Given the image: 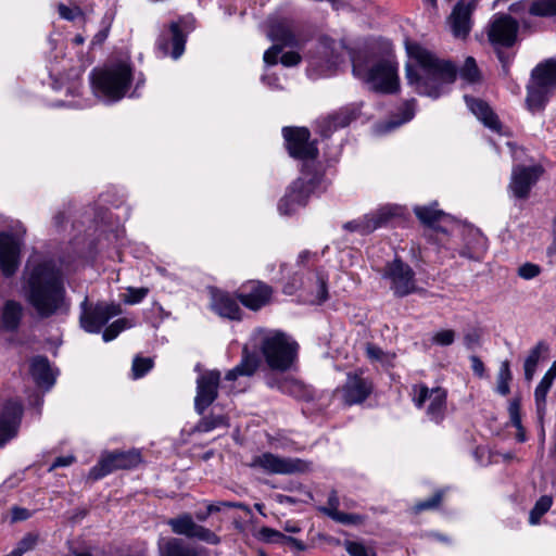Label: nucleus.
<instances>
[{"label":"nucleus","mask_w":556,"mask_h":556,"mask_svg":"<svg viewBox=\"0 0 556 556\" xmlns=\"http://www.w3.org/2000/svg\"><path fill=\"white\" fill-rule=\"evenodd\" d=\"M30 514L26 508L14 507L12 509V518L15 521L26 520Z\"/></svg>","instance_id":"338daca9"},{"label":"nucleus","mask_w":556,"mask_h":556,"mask_svg":"<svg viewBox=\"0 0 556 556\" xmlns=\"http://www.w3.org/2000/svg\"><path fill=\"white\" fill-rule=\"evenodd\" d=\"M212 306L213 309L222 317H227L233 320L241 319L242 311L237 303V300L231 298L228 293H214L212 298Z\"/></svg>","instance_id":"bb28decb"},{"label":"nucleus","mask_w":556,"mask_h":556,"mask_svg":"<svg viewBox=\"0 0 556 556\" xmlns=\"http://www.w3.org/2000/svg\"><path fill=\"white\" fill-rule=\"evenodd\" d=\"M279 545L283 546V547H289L290 549L296 551V552H303L306 549V544L303 541L298 540L292 536H288L286 534L282 535V539H281V542Z\"/></svg>","instance_id":"6e6d98bb"},{"label":"nucleus","mask_w":556,"mask_h":556,"mask_svg":"<svg viewBox=\"0 0 556 556\" xmlns=\"http://www.w3.org/2000/svg\"><path fill=\"white\" fill-rule=\"evenodd\" d=\"M460 76L469 83H476L479 80L480 73L476 60L472 56H468L465 60V64L460 70Z\"/></svg>","instance_id":"c03bdc74"},{"label":"nucleus","mask_w":556,"mask_h":556,"mask_svg":"<svg viewBox=\"0 0 556 556\" xmlns=\"http://www.w3.org/2000/svg\"><path fill=\"white\" fill-rule=\"evenodd\" d=\"M220 372L218 370L206 371L197 379L194 409L199 415H203L204 410L217 399Z\"/></svg>","instance_id":"4468645a"},{"label":"nucleus","mask_w":556,"mask_h":556,"mask_svg":"<svg viewBox=\"0 0 556 556\" xmlns=\"http://www.w3.org/2000/svg\"><path fill=\"white\" fill-rule=\"evenodd\" d=\"M456 332L452 329H442L434 332L431 337V343L439 346H448L454 343Z\"/></svg>","instance_id":"49530a36"},{"label":"nucleus","mask_w":556,"mask_h":556,"mask_svg":"<svg viewBox=\"0 0 556 556\" xmlns=\"http://www.w3.org/2000/svg\"><path fill=\"white\" fill-rule=\"evenodd\" d=\"M159 548L162 556H198L192 547L177 538L160 540Z\"/></svg>","instance_id":"c756f323"},{"label":"nucleus","mask_w":556,"mask_h":556,"mask_svg":"<svg viewBox=\"0 0 556 556\" xmlns=\"http://www.w3.org/2000/svg\"><path fill=\"white\" fill-rule=\"evenodd\" d=\"M529 13L534 16L556 15V0H535L530 5Z\"/></svg>","instance_id":"58836bf2"},{"label":"nucleus","mask_w":556,"mask_h":556,"mask_svg":"<svg viewBox=\"0 0 556 556\" xmlns=\"http://www.w3.org/2000/svg\"><path fill=\"white\" fill-rule=\"evenodd\" d=\"M351 59L353 75L368 84L372 91L391 94L400 90L397 63L393 60H380L366 71L353 54H351Z\"/></svg>","instance_id":"20e7f679"},{"label":"nucleus","mask_w":556,"mask_h":556,"mask_svg":"<svg viewBox=\"0 0 556 556\" xmlns=\"http://www.w3.org/2000/svg\"><path fill=\"white\" fill-rule=\"evenodd\" d=\"M443 497V493L441 491L435 492L430 498L425 500L416 504L415 509L417 511L433 509L437 508Z\"/></svg>","instance_id":"3c124183"},{"label":"nucleus","mask_w":556,"mask_h":556,"mask_svg":"<svg viewBox=\"0 0 556 556\" xmlns=\"http://www.w3.org/2000/svg\"><path fill=\"white\" fill-rule=\"evenodd\" d=\"M414 213L425 226L435 231L445 232L443 227L437 225L442 219L448 218V215L443 211L433 208L432 206H415Z\"/></svg>","instance_id":"2f4dec72"},{"label":"nucleus","mask_w":556,"mask_h":556,"mask_svg":"<svg viewBox=\"0 0 556 556\" xmlns=\"http://www.w3.org/2000/svg\"><path fill=\"white\" fill-rule=\"evenodd\" d=\"M153 367V361L150 357H135L132 361V376L138 379L143 377Z\"/></svg>","instance_id":"a18cd8bd"},{"label":"nucleus","mask_w":556,"mask_h":556,"mask_svg":"<svg viewBox=\"0 0 556 556\" xmlns=\"http://www.w3.org/2000/svg\"><path fill=\"white\" fill-rule=\"evenodd\" d=\"M496 55L502 64L504 75H508L511 56L508 53L502 51L501 49H496Z\"/></svg>","instance_id":"680f3d73"},{"label":"nucleus","mask_w":556,"mask_h":556,"mask_svg":"<svg viewBox=\"0 0 556 556\" xmlns=\"http://www.w3.org/2000/svg\"><path fill=\"white\" fill-rule=\"evenodd\" d=\"M553 500L548 495L541 496L534 504L529 514V522L531 525L539 523L541 517L546 514L552 507Z\"/></svg>","instance_id":"4c0bfd02"},{"label":"nucleus","mask_w":556,"mask_h":556,"mask_svg":"<svg viewBox=\"0 0 556 556\" xmlns=\"http://www.w3.org/2000/svg\"><path fill=\"white\" fill-rule=\"evenodd\" d=\"M510 420L514 427H516L518 430H522L521 425V416H520V403L518 400H514L510 402L508 407Z\"/></svg>","instance_id":"864d4df0"},{"label":"nucleus","mask_w":556,"mask_h":556,"mask_svg":"<svg viewBox=\"0 0 556 556\" xmlns=\"http://www.w3.org/2000/svg\"><path fill=\"white\" fill-rule=\"evenodd\" d=\"M30 375L38 387L49 390L55 382L49 359L46 356H35L29 365Z\"/></svg>","instance_id":"b1692460"},{"label":"nucleus","mask_w":556,"mask_h":556,"mask_svg":"<svg viewBox=\"0 0 556 556\" xmlns=\"http://www.w3.org/2000/svg\"><path fill=\"white\" fill-rule=\"evenodd\" d=\"M413 390L415 393L413 399L415 406L421 408L428 400L429 405L426 414L431 421L440 424L444 419L446 412V390L441 387L429 389L425 384L414 386Z\"/></svg>","instance_id":"1a4fd4ad"},{"label":"nucleus","mask_w":556,"mask_h":556,"mask_svg":"<svg viewBox=\"0 0 556 556\" xmlns=\"http://www.w3.org/2000/svg\"><path fill=\"white\" fill-rule=\"evenodd\" d=\"M366 355L372 361H380L383 356V351L377 345L368 343L366 345Z\"/></svg>","instance_id":"e2e57ef3"},{"label":"nucleus","mask_w":556,"mask_h":556,"mask_svg":"<svg viewBox=\"0 0 556 556\" xmlns=\"http://www.w3.org/2000/svg\"><path fill=\"white\" fill-rule=\"evenodd\" d=\"M548 351L547 344L544 342H539L529 353L525 361V378L527 381L532 380L538 363L540 361L541 354Z\"/></svg>","instance_id":"f704fd0d"},{"label":"nucleus","mask_w":556,"mask_h":556,"mask_svg":"<svg viewBox=\"0 0 556 556\" xmlns=\"http://www.w3.org/2000/svg\"><path fill=\"white\" fill-rule=\"evenodd\" d=\"M547 89L540 88L533 84V86L527 87L526 103L528 109L532 112L541 110L545 103V92Z\"/></svg>","instance_id":"c9c22d12"},{"label":"nucleus","mask_w":556,"mask_h":556,"mask_svg":"<svg viewBox=\"0 0 556 556\" xmlns=\"http://www.w3.org/2000/svg\"><path fill=\"white\" fill-rule=\"evenodd\" d=\"M317 303H323L328 299V289L326 280L321 277H317Z\"/></svg>","instance_id":"bf43d9fd"},{"label":"nucleus","mask_w":556,"mask_h":556,"mask_svg":"<svg viewBox=\"0 0 556 556\" xmlns=\"http://www.w3.org/2000/svg\"><path fill=\"white\" fill-rule=\"evenodd\" d=\"M479 342V334L476 331L468 332L464 336V343L468 349H472Z\"/></svg>","instance_id":"774afa93"},{"label":"nucleus","mask_w":556,"mask_h":556,"mask_svg":"<svg viewBox=\"0 0 556 556\" xmlns=\"http://www.w3.org/2000/svg\"><path fill=\"white\" fill-rule=\"evenodd\" d=\"M315 184L313 179L299 178L289 187L287 194L280 200L278 210L283 215H289L295 211L296 206H304L312 192Z\"/></svg>","instance_id":"f3484780"},{"label":"nucleus","mask_w":556,"mask_h":556,"mask_svg":"<svg viewBox=\"0 0 556 556\" xmlns=\"http://www.w3.org/2000/svg\"><path fill=\"white\" fill-rule=\"evenodd\" d=\"M167 525L172 528L174 533L179 535H185L190 539L195 538L212 545H217L220 542L219 536L213 531L195 523L190 514H181L176 518H170Z\"/></svg>","instance_id":"f8f14e48"},{"label":"nucleus","mask_w":556,"mask_h":556,"mask_svg":"<svg viewBox=\"0 0 556 556\" xmlns=\"http://www.w3.org/2000/svg\"><path fill=\"white\" fill-rule=\"evenodd\" d=\"M473 11L471 2L459 1L454 7L448 23L451 25L453 35L458 38H465L471 29L470 16Z\"/></svg>","instance_id":"5701e85b"},{"label":"nucleus","mask_w":556,"mask_h":556,"mask_svg":"<svg viewBox=\"0 0 556 556\" xmlns=\"http://www.w3.org/2000/svg\"><path fill=\"white\" fill-rule=\"evenodd\" d=\"M510 380H511V372H510V368H509V362L508 361H504L501 364V367H500V370H498V374H497L496 391L501 395H507L509 393V391H510V389H509Z\"/></svg>","instance_id":"a19ab883"},{"label":"nucleus","mask_w":556,"mask_h":556,"mask_svg":"<svg viewBox=\"0 0 556 556\" xmlns=\"http://www.w3.org/2000/svg\"><path fill=\"white\" fill-rule=\"evenodd\" d=\"M227 427V419L224 416L210 415L203 417L195 426V430L199 432H210L218 427Z\"/></svg>","instance_id":"79ce46f5"},{"label":"nucleus","mask_w":556,"mask_h":556,"mask_svg":"<svg viewBox=\"0 0 556 556\" xmlns=\"http://www.w3.org/2000/svg\"><path fill=\"white\" fill-rule=\"evenodd\" d=\"M23 315V307L15 301H8L2 309V327L7 331H15L18 328Z\"/></svg>","instance_id":"473e14b6"},{"label":"nucleus","mask_w":556,"mask_h":556,"mask_svg":"<svg viewBox=\"0 0 556 556\" xmlns=\"http://www.w3.org/2000/svg\"><path fill=\"white\" fill-rule=\"evenodd\" d=\"M541 273V267L533 263H525L518 268L519 277L523 279H533Z\"/></svg>","instance_id":"603ef678"},{"label":"nucleus","mask_w":556,"mask_h":556,"mask_svg":"<svg viewBox=\"0 0 556 556\" xmlns=\"http://www.w3.org/2000/svg\"><path fill=\"white\" fill-rule=\"evenodd\" d=\"M519 25L509 15L494 17L488 30L490 42L495 47H513L517 40Z\"/></svg>","instance_id":"2eb2a0df"},{"label":"nucleus","mask_w":556,"mask_h":556,"mask_svg":"<svg viewBox=\"0 0 556 556\" xmlns=\"http://www.w3.org/2000/svg\"><path fill=\"white\" fill-rule=\"evenodd\" d=\"M372 384L357 374H349L341 389L344 404L351 406L363 403L371 393Z\"/></svg>","instance_id":"412c9836"},{"label":"nucleus","mask_w":556,"mask_h":556,"mask_svg":"<svg viewBox=\"0 0 556 556\" xmlns=\"http://www.w3.org/2000/svg\"><path fill=\"white\" fill-rule=\"evenodd\" d=\"M551 387L552 384L541 380L534 391L536 415L540 421L543 420L546 413V396Z\"/></svg>","instance_id":"e433bc0d"},{"label":"nucleus","mask_w":556,"mask_h":556,"mask_svg":"<svg viewBox=\"0 0 556 556\" xmlns=\"http://www.w3.org/2000/svg\"><path fill=\"white\" fill-rule=\"evenodd\" d=\"M382 278L389 281L390 290L395 296L403 298L416 290L415 273L400 257L386 264Z\"/></svg>","instance_id":"6e6552de"},{"label":"nucleus","mask_w":556,"mask_h":556,"mask_svg":"<svg viewBox=\"0 0 556 556\" xmlns=\"http://www.w3.org/2000/svg\"><path fill=\"white\" fill-rule=\"evenodd\" d=\"M83 313L80 315L81 327L90 333H98L102 327L113 317L122 313L119 304L98 303L93 307L88 306V300L81 303Z\"/></svg>","instance_id":"9d476101"},{"label":"nucleus","mask_w":556,"mask_h":556,"mask_svg":"<svg viewBox=\"0 0 556 556\" xmlns=\"http://www.w3.org/2000/svg\"><path fill=\"white\" fill-rule=\"evenodd\" d=\"M406 51L415 64H406L405 76L417 93L437 99L444 86L455 81L457 68L452 62L439 59L418 43H406Z\"/></svg>","instance_id":"f257e3e1"},{"label":"nucleus","mask_w":556,"mask_h":556,"mask_svg":"<svg viewBox=\"0 0 556 556\" xmlns=\"http://www.w3.org/2000/svg\"><path fill=\"white\" fill-rule=\"evenodd\" d=\"M282 134L287 149L292 157L300 160H314L318 155V149L309 142V130L304 127H285Z\"/></svg>","instance_id":"9b49d317"},{"label":"nucleus","mask_w":556,"mask_h":556,"mask_svg":"<svg viewBox=\"0 0 556 556\" xmlns=\"http://www.w3.org/2000/svg\"><path fill=\"white\" fill-rule=\"evenodd\" d=\"M541 165H517L513 168L511 178L509 182V190L517 199H527L530 194L531 188L538 182L543 174Z\"/></svg>","instance_id":"ddd939ff"},{"label":"nucleus","mask_w":556,"mask_h":556,"mask_svg":"<svg viewBox=\"0 0 556 556\" xmlns=\"http://www.w3.org/2000/svg\"><path fill=\"white\" fill-rule=\"evenodd\" d=\"M251 468H260L269 475H294L311 470V463L301 458L282 457L270 452L256 455L249 463Z\"/></svg>","instance_id":"423d86ee"},{"label":"nucleus","mask_w":556,"mask_h":556,"mask_svg":"<svg viewBox=\"0 0 556 556\" xmlns=\"http://www.w3.org/2000/svg\"><path fill=\"white\" fill-rule=\"evenodd\" d=\"M531 80L540 88H556V58L538 64L531 73Z\"/></svg>","instance_id":"393cba45"},{"label":"nucleus","mask_w":556,"mask_h":556,"mask_svg":"<svg viewBox=\"0 0 556 556\" xmlns=\"http://www.w3.org/2000/svg\"><path fill=\"white\" fill-rule=\"evenodd\" d=\"M465 101L470 111L489 128L498 130L501 123L489 104L480 99L465 96Z\"/></svg>","instance_id":"cd10ccee"},{"label":"nucleus","mask_w":556,"mask_h":556,"mask_svg":"<svg viewBox=\"0 0 556 556\" xmlns=\"http://www.w3.org/2000/svg\"><path fill=\"white\" fill-rule=\"evenodd\" d=\"M23 414L22 405L9 401L0 410V447L17 434Z\"/></svg>","instance_id":"aec40b11"},{"label":"nucleus","mask_w":556,"mask_h":556,"mask_svg":"<svg viewBox=\"0 0 556 556\" xmlns=\"http://www.w3.org/2000/svg\"><path fill=\"white\" fill-rule=\"evenodd\" d=\"M268 36L273 41L279 42L281 47H295L298 45L291 26L285 21L273 23Z\"/></svg>","instance_id":"7c9ffc66"},{"label":"nucleus","mask_w":556,"mask_h":556,"mask_svg":"<svg viewBox=\"0 0 556 556\" xmlns=\"http://www.w3.org/2000/svg\"><path fill=\"white\" fill-rule=\"evenodd\" d=\"M330 518L342 525H358L363 521V517L361 515L342 513L340 510L333 513V516Z\"/></svg>","instance_id":"8fccbe9b"},{"label":"nucleus","mask_w":556,"mask_h":556,"mask_svg":"<svg viewBox=\"0 0 556 556\" xmlns=\"http://www.w3.org/2000/svg\"><path fill=\"white\" fill-rule=\"evenodd\" d=\"M21 242L9 232H0V268L4 276H12L18 268Z\"/></svg>","instance_id":"6ab92c4d"},{"label":"nucleus","mask_w":556,"mask_h":556,"mask_svg":"<svg viewBox=\"0 0 556 556\" xmlns=\"http://www.w3.org/2000/svg\"><path fill=\"white\" fill-rule=\"evenodd\" d=\"M344 546L351 556H376L371 548H367L362 543L345 541Z\"/></svg>","instance_id":"09e8293b"},{"label":"nucleus","mask_w":556,"mask_h":556,"mask_svg":"<svg viewBox=\"0 0 556 556\" xmlns=\"http://www.w3.org/2000/svg\"><path fill=\"white\" fill-rule=\"evenodd\" d=\"M283 533L268 527H262L258 530V540L269 544H280Z\"/></svg>","instance_id":"de8ad7c7"},{"label":"nucleus","mask_w":556,"mask_h":556,"mask_svg":"<svg viewBox=\"0 0 556 556\" xmlns=\"http://www.w3.org/2000/svg\"><path fill=\"white\" fill-rule=\"evenodd\" d=\"M301 61V55L298 52L289 51L281 55L280 62L285 66H294L298 65Z\"/></svg>","instance_id":"052dcab7"},{"label":"nucleus","mask_w":556,"mask_h":556,"mask_svg":"<svg viewBox=\"0 0 556 556\" xmlns=\"http://www.w3.org/2000/svg\"><path fill=\"white\" fill-rule=\"evenodd\" d=\"M357 116V112L351 108H342L319 123L320 134L329 137L338 128L346 127Z\"/></svg>","instance_id":"a878e982"},{"label":"nucleus","mask_w":556,"mask_h":556,"mask_svg":"<svg viewBox=\"0 0 556 556\" xmlns=\"http://www.w3.org/2000/svg\"><path fill=\"white\" fill-rule=\"evenodd\" d=\"M267 366L277 371H287L295 362L299 345L279 330L265 331L258 344Z\"/></svg>","instance_id":"7ed1b4c3"},{"label":"nucleus","mask_w":556,"mask_h":556,"mask_svg":"<svg viewBox=\"0 0 556 556\" xmlns=\"http://www.w3.org/2000/svg\"><path fill=\"white\" fill-rule=\"evenodd\" d=\"M130 327H131V323L127 318H119L104 329V331L102 333V338L105 342L112 341L123 330L130 328Z\"/></svg>","instance_id":"37998d69"},{"label":"nucleus","mask_w":556,"mask_h":556,"mask_svg":"<svg viewBox=\"0 0 556 556\" xmlns=\"http://www.w3.org/2000/svg\"><path fill=\"white\" fill-rule=\"evenodd\" d=\"M394 215L395 211L392 206H382L372 213L364 215L361 218L345 223L343 228L348 231L366 236L387 225V223Z\"/></svg>","instance_id":"dca6fc26"},{"label":"nucleus","mask_w":556,"mask_h":556,"mask_svg":"<svg viewBox=\"0 0 556 556\" xmlns=\"http://www.w3.org/2000/svg\"><path fill=\"white\" fill-rule=\"evenodd\" d=\"M273 289L258 280L243 285L237 292V299L251 311H258L270 301Z\"/></svg>","instance_id":"a211bd4d"},{"label":"nucleus","mask_w":556,"mask_h":556,"mask_svg":"<svg viewBox=\"0 0 556 556\" xmlns=\"http://www.w3.org/2000/svg\"><path fill=\"white\" fill-rule=\"evenodd\" d=\"M258 366H260L258 357L255 354L250 353L248 348L244 346L243 351H242L241 362L235 368H232L231 370H229L226 374L225 379L229 380V381H233L240 376L250 377L256 371Z\"/></svg>","instance_id":"c85d7f7f"},{"label":"nucleus","mask_w":556,"mask_h":556,"mask_svg":"<svg viewBox=\"0 0 556 556\" xmlns=\"http://www.w3.org/2000/svg\"><path fill=\"white\" fill-rule=\"evenodd\" d=\"M39 540V535L33 532L26 533L11 552V556H23L25 553L33 551Z\"/></svg>","instance_id":"ea45409f"},{"label":"nucleus","mask_w":556,"mask_h":556,"mask_svg":"<svg viewBox=\"0 0 556 556\" xmlns=\"http://www.w3.org/2000/svg\"><path fill=\"white\" fill-rule=\"evenodd\" d=\"M401 117H392L386 123H382L378 126L380 132H389L400 127L401 125L407 123L414 117L415 113V100L406 101L403 106L400 109Z\"/></svg>","instance_id":"72a5a7b5"},{"label":"nucleus","mask_w":556,"mask_h":556,"mask_svg":"<svg viewBox=\"0 0 556 556\" xmlns=\"http://www.w3.org/2000/svg\"><path fill=\"white\" fill-rule=\"evenodd\" d=\"M282 51V47L279 45H274L269 49H267L264 53V62L268 65H275L278 62V55Z\"/></svg>","instance_id":"13d9d810"},{"label":"nucleus","mask_w":556,"mask_h":556,"mask_svg":"<svg viewBox=\"0 0 556 556\" xmlns=\"http://www.w3.org/2000/svg\"><path fill=\"white\" fill-rule=\"evenodd\" d=\"M148 294L147 288H128L127 295L125 299L126 303L136 304L142 301Z\"/></svg>","instance_id":"5fc2aeb1"},{"label":"nucleus","mask_w":556,"mask_h":556,"mask_svg":"<svg viewBox=\"0 0 556 556\" xmlns=\"http://www.w3.org/2000/svg\"><path fill=\"white\" fill-rule=\"evenodd\" d=\"M470 362H471V368H472V371L479 376V377H482L484 375V364L483 362L476 355H472L470 357Z\"/></svg>","instance_id":"69168bd1"},{"label":"nucleus","mask_w":556,"mask_h":556,"mask_svg":"<svg viewBox=\"0 0 556 556\" xmlns=\"http://www.w3.org/2000/svg\"><path fill=\"white\" fill-rule=\"evenodd\" d=\"M186 36L177 23H172L169 34H163L157 39V49L163 55H170L177 60L185 51Z\"/></svg>","instance_id":"4be33fe9"},{"label":"nucleus","mask_w":556,"mask_h":556,"mask_svg":"<svg viewBox=\"0 0 556 556\" xmlns=\"http://www.w3.org/2000/svg\"><path fill=\"white\" fill-rule=\"evenodd\" d=\"M339 497L334 490H332L328 496V505L321 507L320 510L328 516L329 518L333 516V513H337L339 509Z\"/></svg>","instance_id":"4d7b16f0"},{"label":"nucleus","mask_w":556,"mask_h":556,"mask_svg":"<svg viewBox=\"0 0 556 556\" xmlns=\"http://www.w3.org/2000/svg\"><path fill=\"white\" fill-rule=\"evenodd\" d=\"M59 14L64 20L74 21L78 14V10L77 9L73 10V9H70L68 7H66L65 4H60L59 5Z\"/></svg>","instance_id":"0e129e2a"},{"label":"nucleus","mask_w":556,"mask_h":556,"mask_svg":"<svg viewBox=\"0 0 556 556\" xmlns=\"http://www.w3.org/2000/svg\"><path fill=\"white\" fill-rule=\"evenodd\" d=\"M92 86L98 96L109 101L121 100L131 83V68L126 63L94 71L91 75Z\"/></svg>","instance_id":"39448f33"},{"label":"nucleus","mask_w":556,"mask_h":556,"mask_svg":"<svg viewBox=\"0 0 556 556\" xmlns=\"http://www.w3.org/2000/svg\"><path fill=\"white\" fill-rule=\"evenodd\" d=\"M24 290L28 303L42 318L54 315L65 304L62 274L52 262H42L29 269Z\"/></svg>","instance_id":"f03ea898"},{"label":"nucleus","mask_w":556,"mask_h":556,"mask_svg":"<svg viewBox=\"0 0 556 556\" xmlns=\"http://www.w3.org/2000/svg\"><path fill=\"white\" fill-rule=\"evenodd\" d=\"M141 462V455L136 450L104 452L98 464L89 471V478L99 480L115 470H125L136 467Z\"/></svg>","instance_id":"0eeeda50"}]
</instances>
